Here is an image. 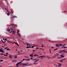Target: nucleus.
Returning <instances> with one entry per match:
<instances>
[{
	"label": "nucleus",
	"mask_w": 67,
	"mask_h": 67,
	"mask_svg": "<svg viewBox=\"0 0 67 67\" xmlns=\"http://www.w3.org/2000/svg\"><path fill=\"white\" fill-rule=\"evenodd\" d=\"M45 57V55L42 56L38 57V58H43V57Z\"/></svg>",
	"instance_id": "1"
},
{
	"label": "nucleus",
	"mask_w": 67,
	"mask_h": 67,
	"mask_svg": "<svg viewBox=\"0 0 67 67\" xmlns=\"http://www.w3.org/2000/svg\"><path fill=\"white\" fill-rule=\"evenodd\" d=\"M22 65H23V66H24V65H26V66H28L29 65H27L26 64H22Z\"/></svg>",
	"instance_id": "2"
},
{
	"label": "nucleus",
	"mask_w": 67,
	"mask_h": 67,
	"mask_svg": "<svg viewBox=\"0 0 67 67\" xmlns=\"http://www.w3.org/2000/svg\"><path fill=\"white\" fill-rule=\"evenodd\" d=\"M30 59H26L25 60V61H26V62H28V61H29L30 60Z\"/></svg>",
	"instance_id": "3"
},
{
	"label": "nucleus",
	"mask_w": 67,
	"mask_h": 67,
	"mask_svg": "<svg viewBox=\"0 0 67 67\" xmlns=\"http://www.w3.org/2000/svg\"><path fill=\"white\" fill-rule=\"evenodd\" d=\"M11 25V26H16V25H14V24H12Z\"/></svg>",
	"instance_id": "4"
},
{
	"label": "nucleus",
	"mask_w": 67,
	"mask_h": 67,
	"mask_svg": "<svg viewBox=\"0 0 67 67\" xmlns=\"http://www.w3.org/2000/svg\"><path fill=\"white\" fill-rule=\"evenodd\" d=\"M63 46V44H59V46Z\"/></svg>",
	"instance_id": "5"
},
{
	"label": "nucleus",
	"mask_w": 67,
	"mask_h": 67,
	"mask_svg": "<svg viewBox=\"0 0 67 67\" xmlns=\"http://www.w3.org/2000/svg\"><path fill=\"white\" fill-rule=\"evenodd\" d=\"M56 46L57 47H59V45L58 44H56Z\"/></svg>",
	"instance_id": "6"
},
{
	"label": "nucleus",
	"mask_w": 67,
	"mask_h": 67,
	"mask_svg": "<svg viewBox=\"0 0 67 67\" xmlns=\"http://www.w3.org/2000/svg\"><path fill=\"white\" fill-rule=\"evenodd\" d=\"M66 45L65 44H64L63 45V48H66V47H65V46Z\"/></svg>",
	"instance_id": "7"
},
{
	"label": "nucleus",
	"mask_w": 67,
	"mask_h": 67,
	"mask_svg": "<svg viewBox=\"0 0 67 67\" xmlns=\"http://www.w3.org/2000/svg\"><path fill=\"white\" fill-rule=\"evenodd\" d=\"M61 51L62 52H63V53H65V52H66V51H65V50H62V51Z\"/></svg>",
	"instance_id": "8"
},
{
	"label": "nucleus",
	"mask_w": 67,
	"mask_h": 67,
	"mask_svg": "<svg viewBox=\"0 0 67 67\" xmlns=\"http://www.w3.org/2000/svg\"><path fill=\"white\" fill-rule=\"evenodd\" d=\"M19 32H20V31H19V30L17 31V32H16V34H19Z\"/></svg>",
	"instance_id": "9"
},
{
	"label": "nucleus",
	"mask_w": 67,
	"mask_h": 67,
	"mask_svg": "<svg viewBox=\"0 0 67 67\" xmlns=\"http://www.w3.org/2000/svg\"><path fill=\"white\" fill-rule=\"evenodd\" d=\"M30 56L31 57H33V55L31 54L30 55Z\"/></svg>",
	"instance_id": "10"
},
{
	"label": "nucleus",
	"mask_w": 67,
	"mask_h": 67,
	"mask_svg": "<svg viewBox=\"0 0 67 67\" xmlns=\"http://www.w3.org/2000/svg\"><path fill=\"white\" fill-rule=\"evenodd\" d=\"M12 55H9V57L10 58H12Z\"/></svg>",
	"instance_id": "11"
},
{
	"label": "nucleus",
	"mask_w": 67,
	"mask_h": 67,
	"mask_svg": "<svg viewBox=\"0 0 67 67\" xmlns=\"http://www.w3.org/2000/svg\"><path fill=\"white\" fill-rule=\"evenodd\" d=\"M60 56H61V57H64V56L63 55H60Z\"/></svg>",
	"instance_id": "12"
},
{
	"label": "nucleus",
	"mask_w": 67,
	"mask_h": 67,
	"mask_svg": "<svg viewBox=\"0 0 67 67\" xmlns=\"http://www.w3.org/2000/svg\"><path fill=\"white\" fill-rule=\"evenodd\" d=\"M58 59H62V58L61 57H57Z\"/></svg>",
	"instance_id": "13"
},
{
	"label": "nucleus",
	"mask_w": 67,
	"mask_h": 67,
	"mask_svg": "<svg viewBox=\"0 0 67 67\" xmlns=\"http://www.w3.org/2000/svg\"><path fill=\"white\" fill-rule=\"evenodd\" d=\"M15 44H16V45H17V46H19V45L18 44V43H15Z\"/></svg>",
	"instance_id": "14"
},
{
	"label": "nucleus",
	"mask_w": 67,
	"mask_h": 67,
	"mask_svg": "<svg viewBox=\"0 0 67 67\" xmlns=\"http://www.w3.org/2000/svg\"><path fill=\"white\" fill-rule=\"evenodd\" d=\"M16 60H14L12 62H16Z\"/></svg>",
	"instance_id": "15"
},
{
	"label": "nucleus",
	"mask_w": 67,
	"mask_h": 67,
	"mask_svg": "<svg viewBox=\"0 0 67 67\" xmlns=\"http://www.w3.org/2000/svg\"><path fill=\"white\" fill-rule=\"evenodd\" d=\"M26 44H27V46H29V45H30V44H29V43H26Z\"/></svg>",
	"instance_id": "16"
},
{
	"label": "nucleus",
	"mask_w": 67,
	"mask_h": 67,
	"mask_svg": "<svg viewBox=\"0 0 67 67\" xmlns=\"http://www.w3.org/2000/svg\"><path fill=\"white\" fill-rule=\"evenodd\" d=\"M19 65V64L18 63L16 64V66H18Z\"/></svg>",
	"instance_id": "17"
},
{
	"label": "nucleus",
	"mask_w": 67,
	"mask_h": 67,
	"mask_svg": "<svg viewBox=\"0 0 67 67\" xmlns=\"http://www.w3.org/2000/svg\"><path fill=\"white\" fill-rule=\"evenodd\" d=\"M18 64L19 65L20 64H22V63L20 62H19L18 63Z\"/></svg>",
	"instance_id": "18"
},
{
	"label": "nucleus",
	"mask_w": 67,
	"mask_h": 67,
	"mask_svg": "<svg viewBox=\"0 0 67 67\" xmlns=\"http://www.w3.org/2000/svg\"><path fill=\"white\" fill-rule=\"evenodd\" d=\"M2 50H1V49H0V52H2Z\"/></svg>",
	"instance_id": "19"
},
{
	"label": "nucleus",
	"mask_w": 67,
	"mask_h": 67,
	"mask_svg": "<svg viewBox=\"0 0 67 67\" xmlns=\"http://www.w3.org/2000/svg\"><path fill=\"white\" fill-rule=\"evenodd\" d=\"M7 15H10V14L9 13H7Z\"/></svg>",
	"instance_id": "20"
},
{
	"label": "nucleus",
	"mask_w": 67,
	"mask_h": 67,
	"mask_svg": "<svg viewBox=\"0 0 67 67\" xmlns=\"http://www.w3.org/2000/svg\"><path fill=\"white\" fill-rule=\"evenodd\" d=\"M7 51H8V50L9 51H10V49H9V48H8L7 49H6Z\"/></svg>",
	"instance_id": "21"
},
{
	"label": "nucleus",
	"mask_w": 67,
	"mask_h": 67,
	"mask_svg": "<svg viewBox=\"0 0 67 67\" xmlns=\"http://www.w3.org/2000/svg\"><path fill=\"white\" fill-rule=\"evenodd\" d=\"M12 32H13V33L12 34H15V32H13V31H12Z\"/></svg>",
	"instance_id": "22"
},
{
	"label": "nucleus",
	"mask_w": 67,
	"mask_h": 67,
	"mask_svg": "<svg viewBox=\"0 0 67 67\" xmlns=\"http://www.w3.org/2000/svg\"><path fill=\"white\" fill-rule=\"evenodd\" d=\"M7 12H8V13H10V11H9V10H7Z\"/></svg>",
	"instance_id": "23"
},
{
	"label": "nucleus",
	"mask_w": 67,
	"mask_h": 67,
	"mask_svg": "<svg viewBox=\"0 0 67 67\" xmlns=\"http://www.w3.org/2000/svg\"><path fill=\"white\" fill-rule=\"evenodd\" d=\"M40 49H42V50H44L43 49H42V48H40Z\"/></svg>",
	"instance_id": "24"
},
{
	"label": "nucleus",
	"mask_w": 67,
	"mask_h": 67,
	"mask_svg": "<svg viewBox=\"0 0 67 67\" xmlns=\"http://www.w3.org/2000/svg\"><path fill=\"white\" fill-rule=\"evenodd\" d=\"M13 18H17V17L16 16H13Z\"/></svg>",
	"instance_id": "25"
},
{
	"label": "nucleus",
	"mask_w": 67,
	"mask_h": 67,
	"mask_svg": "<svg viewBox=\"0 0 67 67\" xmlns=\"http://www.w3.org/2000/svg\"><path fill=\"white\" fill-rule=\"evenodd\" d=\"M29 48V46L26 47V48L27 49Z\"/></svg>",
	"instance_id": "26"
},
{
	"label": "nucleus",
	"mask_w": 67,
	"mask_h": 67,
	"mask_svg": "<svg viewBox=\"0 0 67 67\" xmlns=\"http://www.w3.org/2000/svg\"><path fill=\"white\" fill-rule=\"evenodd\" d=\"M47 58H48V59H49V58H50V57H47Z\"/></svg>",
	"instance_id": "27"
},
{
	"label": "nucleus",
	"mask_w": 67,
	"mask_h": 67,
	"mask_svg": "<svg viewBox=\"0 0 67 67\" xmlns=\"http://www.w3.org/2000/svg\"><path fill=\"white\" fill-rule=\"evenodd\" d=\"M20 34H18V35L19 36H20Z\"/></svg>",
	"instance_id": "28"
},
{
	"label": "nucleus",
	"mask_w": 67,
	"mask_h": 67,
	"mask_svg": "<svg viewBox=\"0 0 67 67\" xmlns=\"http://www.w3.org/2000/svg\"><path fill=\"white\" fill-rule=\"evenodd\" d=\"M66 12H67V11H65L64 12V13H66Z\"/></svg>",
	"instance_id": "29"
},
{
	"label": "nucleus",
	"mask_w": 67,
	"mask_h": 67,
	"mask_svg": "<svg viewBox=\"0 0 67 67\" xmlns=\"http://www.w3.org/2000/svg\"><path fill=\"white\" fill-rule=\"evenodd\" d=\"M11 31V30L10 29H9L8 30V32H10Z\"/></svg>",
	"instance_id": "30"
},
{
	"label": "nucleus",
	"mask_w": 67,
	"mask_h": 67,
	"mask_svg": "<svg viewBox=\"0 0 67 67\" xmlns=\"http://www.w3.org/2000/svg\"><path fill=\"white\" fill-rule=\"evenodd\" d=\"M58 49V48H57V49H55L54 51H56V50H57Z\"/></svg>",
	"instance_id": "31"
},
{
	"label": "nucleus",
	"mask_w": 67,
	"mask_h": 67,
	"mask_svg": "<svg viewBox=\"0 0 67 67\" xmlns=\"http://www.w3.org/2000/svg\"><path fill=\"white\" fill-rule=\"evenodd\" d=\"M16 58H17V56L14 57V58L16 59Z\"/></svg>",
	"instance_id": "32"
},
{
	"label": "nucleus",
	"mask_w": 67,
	"mask_h": 67,
	"mask_svg": "<svg viewBox=\"0 0 67 67\" xmlns=\"http://www.w3.org/2000/svg\"><path fill=\"white\" fill-rule=\"evenodd\" d=\"M29 66H30V65H32V64L31 63H30L29 64Z\"/></svg>",
	"instance_id": "33"
},
{
	"label": "nucleus",
	"mask_w": 67,
	"mask_h": 67,
	"mask_svg": "<svg viewBox=\"0 0 67 67\" xmlns=\"http://www.w3.org/2000/svg\"><path fill=\"white\" fill-rule=\"evenodd\" d=\"M61 66V65H59L58 66V67H60Z\"/></svg>",
	"instance_id": "34"
},
{
	"label": "nucleus",
	"mask_w": 67,
	"mask_h": 67,
	"mask_svg": "<svg viewBox=\"0 0 67 67\" xmlns=\"http://www.w3.org/2000/svg\"><path fill=\"white\" fill-rule=\"evenodd\" d=\"M3 60H1V62H3Z\"/></svg>",
	"instance_id": "35"
},
{
	"label": "nucleus",
	"mask_w": 67,
	"mask_h": 67,
	"mask_svg": "<svg viewBox=\"0 0 67 67\" xmlns=\"http://www.w3.org/2000/svg\"><path fill=\"white\" fill-rule=\"evenodd\" d=\"M24 60H25V59H23V60H22V62H23V61H24Z\"/></svg>",
	"instance_id": "36"
},
{
	"label": "nucleus",
	"mask_w": 67,
	"mask_h": 67,
	"mask_svg": "<svg viewBox=\"0 0 67 67\" xmlns=\"http://www.w3.org/2000/svg\"><path fill=\"white\" fill-rule=\"evenodd\" d=\"M37 56V55L36 54H35V55H34V56Z\"/></svg>",
	"instance_id": "37"
},
{
	"label": "nucleus",
	"mask_w": 67,
	"mask_h": 67,
	"mask_svg": "<svg viewBox=\"0 0 67 67\" xmlns=\"http://www.w3.org/2000/svg\"><path fill=\"white\" fill-rule=\"evenodd\" d=\"M4 56H7V55L5 54H4Z\"/></svg>",
	"instance_id": "38"
},
{
	"label": "nucleus",
	"mask_w": 67,
	"mask_h": 67,
	"mask_svg": "<svg viewBox=\"0 0 67 67\" xmlns=\"http://www.w3.org/2000/svg\"><path fill=\"white\" fill-rule=\"evenodd\" d=\"M63 59V60H66V59H65V58H64Z\"/></svg>",
	"instance_id": "39"
},
{
	"label": "nucleus",
	"mask_w": 67,
	"mask_h": 67,
	"mask_svg": "<svg viewBox=\"0 0 67 67\" xmlns=\"http://www.w3.org/2000/svg\"><path fill=\"white\" fill-rule=\"evenodd\" d=\"M58 53H60V54H62V53L60 52H59Z\"/></svg>",
	"instance_id": "40"
},
{
	"label": "nucleus",
	"mask_w": 67,
	"mask_h": 67,
	"mask_svg": "<svg viewBox=\"0 0 67 67\" xmlns=\"http://www.w3.org/2000/svg\"><path fill=\"white\" fill-rule=\"evenodd\" d=\"M1 55H4V54L3 53H1Z\"/></svg>",
	"instance_id": "41"
},
{
	"label": "nucleus",
	"mask_w": 67,
	"mask_h": 67,
	"mask_svg": "<svg viewBox=\"0 0 67 67\" xmlns=\"http://www.w3.org/2000/svg\"><path fill=\"white\" fill-rule=\"evenodd\" d=\"M32 52H35V50H33L32 51Z\"/></svg>",
	"instance_id": "42"
},
{
	"label": "nucleus",
	"mask_w": 67,
	"mask_h": 67,
	"mask_svg": "<svg viewBox=\"0 0 67 67\" xmlns=\"http://www.w3.org/2000/svg\"><path fill=\"white\" fill-rule=\"evenodd\" d=\"M10 29H11V30H12V27L10 28Z\"/></svg>",
	"instance_id": "43"
},
{
	"label": "nucleus",
	"mask_w": 67,
	"mask_h": 67,
	"mask_svg": "<svg viewBox=\"0 0 67 67\" xmlns=\"http://www.w3.org/2000/svg\"><path fill=\"white\" fill-rule=\"evenodd\" d=\"M37 62V61L36 60H35V61H34V62H35H35Z\"/></svg>",
	"instance_id": "44"
},
{
	"label": "nucleus",
	"mask_w": 67,
	"mask_h": 67,
	"mask_svg": "<svg viewBox=\"0 0 67 67\" xmlns=\"http://www.w3.org/2000/svg\"><path fill=\"white\" fill-rule=\"evenodd\" d=\"M39 48H36V49H39Z\"/></svg>",
	"instance_id": "45"
},
{
	"label": "nucleus",
	"mask_w": 67,
	"mask_h": 67,
	"mask_svg": "<svg viewBox=\"0 0 67 67\" xmlns=\"http://www.w3.org/2000/svg\"><path fill=\"white\" fill-rule=\"evenodd\" d=\"M5 41H7V38L5 39Z\"/></svg>",
	"instance_id": "46"
},
{
	"label": "nucleus",
	"mask_w": 67,
	"mask_h": 67,
	"mask_svg": "<svg viewBox=\"0 0 67 67\" xmlns=\"http://www.w3.org/2000/svg\"><path fill=\"white\" fill-rule=\"evenodd\" d=\"M3 53H5V52L3 51V50L2 51V52Z\"/></svg>",
	"instance_id": "47"
},
{
	"label": "nucleus",
	"mask_w": 67,
	"mask_h": 67,
	"mask_svg": "<svg viewBox=\"0 0 67 67\" xmlns=\"http://www.w3.org/2000/svg\"><path fill=\"white\" fill-rule=\"evenodd\" d=\"M31 59H33V58L31 57L30 58Z\"/></svg>",
	"instance_id": "48"
},
{
	"label": "nucleus",
	"mask_w": 67,
	"mask_h": 67,
	"mask_svg": "<svg viewBox=\"0 0 67 67\" xmlns=\"http://www.w3.org/2000/svg\"><path fill=\"white\" fill-rule=\"evenodd\" d=\"M8 54H9V53H6V55H8Z\"/></svg>",
	"instance_id": "49"
},
{
	"label": "nucleus",
	"mask_w": 67,
	"mask_h": 67,
	"mask_svg": "<svg viewBox=\"0 0 67 67\" xmlns=\"http://www.w3.org/2000/svg\"><path fill=\"white\" fill-rule=\"evenodd\" d=\"M36 60L37 61H37H38V60H39V59H38Z\"/></svg>",
	"instance_id": "50"
},
{
	"label": "nucleus",
	"mask_w": 67,
	"mask_h": 67,
	"mask_svg": "<svg viewBox=\"0 0 67 67\" xmlns=\"http://www.w3.org/2000/svg\"><path fill=\"white\" fill-rule=\"evenodd\" d=\"M7 48H8V47H6V48H5V49H7Z\"/></svg>",
	"instance_id": "51"
},
{
	"label": "nucleus",
	"mask_w": 67,
	"mask_h": 67,
	"mask_svg": "<svg viewBox=\"0 0 67 67\" xmlns=\"http://www.w3.org/2000/svg\"><path fill=\"white\" fill-rule=\"evenodd\" d=\"M31 48H33V46H32L31 47Z\"/></svg>",
	"instance_id": "52"
},
{
	"label": "nucleus",
	"mask_w": 67,
	"mask_h": 67,
	"mask_svg": "<svg viewBox=\"0 0 67 67\" xmlns=\"http://www.w3.org/2000/svg\"><path fill=\"white\" fill-rule=\"evenodd\" d=\"M60 62H63V61H61V60H60Z\"/></svg>",
	"instance_id": "53"
},
{
	"label": "nucleus",
	"mask_w": 67,
	"mask_h": 67,
	"mask_svg": "<svg viewBox=\"0 0 67 67\" xmlns=\"http://www.w3.org/2000/svg\"><path fill=\"white\" fill-rule=\"evenodd\" d=\"M41 47H44V46H42Z\"/></svg>",
	"instance_id": "54"
},
{
	"label": "nucleus",
	"mask_w": 67,
	"mask_h": 67,
	"mask_svg": "<svg viewBox=\"0 0 67 67\" xmlns=\"http://www.w3.org/2000/svg\"><path fill=\"white\" fill-rule=\"evenodd\" d=\"M50 54H51V51H50Z\"/></svg>",
	"instance_id": "55"
},
{
	"label": "nucleus",
	"mask_w": 67,
	"mask_h": 67,
	"mask_svg": "<svg viewBox=\"0 0 67 67\" xmlns=\"http://www.w3.org/2000/svg\"><path fill=\"white\" fill-rule=\"evenodd\" d=\"M7 41H8V42H10V43H12L11 42V41H8V40H7Z\"/></svg>",
	"instance_id": "56"
},
{
	"label": "nucleus",
	"mask_w": 67,
	"mask_h": 67,
	"mask_svg": "<svg viewBox=\"0 0 67 67\" xmlns=\"http://www.w3.org/2000/svg\"><path fill=\"white\" fill-rule=\"evenodd\" d=\"M36 59H36V58H35V59H34L35 60H36Z\"/></svg>",
	"instance_id": "57"
},
{
	"label": "nucleus",
	"mask_w": 67,
	"mask_h": 67,
	"mask_svg": "<svg viewBox=\"0 0 67 67\" xmlns=\"http://www.w3.org/2000/svg\"><path fill=\"white\" fill-rule=\"evenodd\" d=\"M59 52H62V51H59Z\"/></svg>",
	"instance_id": "58"
},
{
	"label": "nucleus",
	"mask_w": 67,
	"mask_h": 67,
	"mask_svg": "<svg viewBox=\"0 0 67 67\" xmlns=\"http://www.w3.org/2000/svg\"><path fill=\"white\" fill-rule=\"evenodd\" d=\"M3 43H4V44H5V42H3Z\"/></svg>",
	"instance_id": "59"
},
{
	"label": "nucleus",
	"mask_w": 67,
	"mask_h": 67,
	"mask_svg": "<svg viewBox=\"0 0 67 67\" xmlns=\"http://www.w3.org/2000/svg\"><path fill=\"white\" fill-rule=\"evenodd\" d=\"M4 46H6L7 45H6V44H5L4 45Z\"/></svg>",
	"instance_id": "60"
},
{
	"label": "nucleus",
	"mask_w": 67,
	"mask_h": 67,
	"mask_svg": "<svg viewBox=\"0 0 67 67\" xmlns=\"http://www.w3.org/2000/svg\"><path fill=\"white\" fill-rule=\"evenodd\" d=\"M2 47H4V46H2Z\"/></svg>",
	"instance_id": "61"
},
{
	"label": "nucleus",
	"mask_w": 67,
	"mask_h": 67,
	"mask_svg": "<svg viewBox=\"0 0 67 67\" xmlns=\"http://www.w3.org/2000/svg\"><path fill=\"white\" fill-rule=\"evenodd\" d=\"M20 52H23V51H21V50H20Z\"/></svg>",
	"instance_id": "62"
},
{
	"label": "nucleus",
	"mask_w": 67,
	"mask_h": 67,
	"mask_svg": "<svg viewBox=\"0 0 67 67\" xmlns=\"http://www.w3.org/2000/svg\"><path fill=\"white\" fill-rule=\"evenodd\" d=\"M31 47H30V46H29V48H31Z\"/></svg>",
	"instance_id": "63"
},
{
	"label": "nucleus",
	"mask_w": 67,
	"mask_h": 67,
	"mask_svg": "<svg viewBox=\"0 0 67 67\" xmlns=\"http://www.w3.org/2000/svg\"><path fill=\"white\" fill-rule=\"evenodd\" d=\"M32 60H35L34 59H33Z\"/></svg>",
	"instance_id": "64"
}]
</instances>
